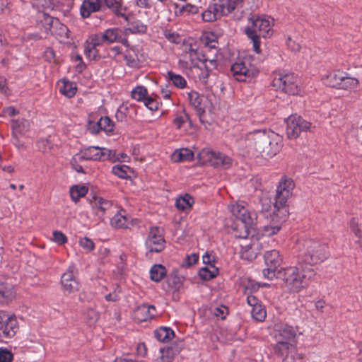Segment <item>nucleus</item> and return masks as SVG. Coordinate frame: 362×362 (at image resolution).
Returning <instances> with one entry per match:
<instances>
[{
	"label": "nucleus",
	"mask_w": 362,
	"mask_h": 362,
	"mask_svg": "<svg viewBox=\"0 0 362 362\" xmlns=\"http://www.w3.org/2000/svg\"><path fill=\"white\" fill-rule=\"evenodd\" d=\"M130 168L126 165H117L112 167V173L116 176L126 179L129 177Z\"/></svg>",
	"instance_id": "nucleus-41"
},
{
	"label": "nucleus",
	"mask_w": 362,
	"mask_h": 362,
	"mask_svg": "<svg viewBox=\"0 0 362 362\" xmlns=\"http://www.w3.org/2000/svg\"><path fill=\"white\" fill-rule=\"evenodd\" d=\"M298 265L300 266V269L298 267H289L284 269L280 272L281 276L288 288L291 291L296 293L305 288L309 281L316 275L312 267L303 264Z\"/></svg>",
	"instance_id": "nucleus-2"
},
{
	"label": "nucleus",
	"mask_w": 362,
	"mask_h": 362,
	"mask_svg": "<svg viewBox=\"0 0 362 362\" xmlns=\"http://www.w3.org/2000/svg\"><path fill=\"white\" fill-rule=\"evenodd\" d=\"M97 47L86 40L85 43L84 52L87 58L90 60H97L99 59Z\"/></svg>",
	"instance_id": "nucleus-43"
},
{
	"label": "nucleus",
	"mask_w": 362,
	"mask_h": 362,
	"mask_svg": "<svg viewBox=\"0 0 362 362\" xmlns=\"http://www.w3.org/2000/svg\"><path fill=\"white\" fill-rule=\"evenodd\" d=\"M37 147L40 151L47 153L52 148V144L48 139H41L37 142Z\"/></svg>",
	"instance_id": "nucleus-52"
},
{
	"label": "nucleus",
	"mask_w": 362,
	"mask_h": 362,
	"mask_svg": "<svg viewBox=\"0 0 362 362\" xmlns=\"http://www.w3.org/2000/svg\"><path fill=\"white\" fill-rule=\"evenodd\" d=\"M189 121V116L186 113H182V115H177L174 119V124L175 125L177 129H180L182 125Z\"/></svg>",
	"instance_id": "nucleus-54"
},
{
	"label": "nucleus",
	"mask_w": 362,
	"mask_h": 362,
	"mask_svg": "<svg viewBox=\"0 0 362 362\" xmlns=\"http://www.w3.org/2000/svg\"><path fill=\"white\" fill-rule=\"evenodd\" d=\"M244 0H218L211 3L202 14L206 22H212L243 6Z\"/></svg>",
	"instance_id": "nucleus-5"
},
{
	"label": "nucleus",
	"mask_w": 362,
	"mask_h": 362,
	"mask_svg": "<svg viewBox=\"0 0 362 362\" xmlns=\"http://www.w3.org/2000/svg\"><path fill=\"white\" fill-rule=\"evenodd\" d=\"M175 13L177 16H181L184 13L194 14L198 13V8L192 4H187L180 7L176 6V10Z\"/></svg>",
	"instance_id": "nucleus-47"
},
{
	"label": "nucleus",
	"mask_w": 362,
	"mask_h": 362,
	"mask_svg": "<svg viewBox=\"0 0 362 362\" xmlns=\"http://www.w3.org/2000/svg\"><path fill=\"white\" fill-rule=\"evenodd\" d=\"M286 134L289 139H296L301 132L310 129L312 124L298 115H291L286 121Z\"/></svg>",
	"instance_id": "nucleus-13"
},
{
	"label": "nucleus",
	"mask_w": 362,
	"mask_h": 362,
	"mask_svg": "<svg viewBox=\"0 0 362 362\" xmlns=\"http://www.w3.org/2000/svg\"><path fill=\"white\" fill-rule=\"evenodd\" d=\"M171 158L174 162L190 161L194 158V153L187 148L177 149L173 152Z\"/></svg>",
	"instance_id": "nucleus-27"
},
{
	"label": "nucleus",
	"mask_w": 362,
	"mask_h": 362,
	"mask_svg": "<svg viewBox=\"0 0 362 362\" xmlns=\"http://www.w3.org/2000/svg\"><path fill=\"white\" fill-rule=\"evenodd\" d=\"M264 258L267 267L263 270V275L269 279H272L276 276V271L282 262L279 252L276 250L267 251Z\"/></svg>",
	"instance_id": "nucleus-16"
},
{
	"label": "nucleus",
	"mask_w": 362,
	"mask_h": 362,
	"mask_svg": "<svg viewBox=\"0 0 362 362\" xmlns=\"http://www.w3.org/2000/svg\"><path fill=\"white\" fill-rule=\"evenodd\" d=\"M247 141L249 145L259 153L263 151H267L268 150L264 149L263 146L269 141V131L256 130L250 132L247 135Z\"/></svg>",
	"instance_id": "nucleus-18"
},
{
	"label": "nucleus",
	"mask_w": 362,
	"mask_h": 362,
	"mask_svg": "<svg viewBox=\"0 0 362 362\" xmlns=\"http://www.w3.org/2000/svg\"><path fill=\"white\" fill-rule=\"evenodd\" d=\"M245 33L252 40L253 43V48L256 53L260 52V36L256 35L253 33V30H245Z\"/></svg>",
	"instance_id": "nucleus-49"
},
{
	"label": "nucleus",
	"mask_w": 362,
	"mask_h": 362,
	"mask_svg": "<svg viewBox=\"0 0 362 362\" xmlns=\"http://www.w3.org/2000/svg\"><path fill=\"white\" fill-rule=\"evenodd\" d=\"M202 163H209L214 168H229L232 165V159L227 155L213 151L211 148H203L197 155Z\"/></svg>",
	"instance_id": "nucleus-9"
},
{
	"label": "nucleus",
	"mask_w": 362,
	"mask_h": 362,
	"mask_svg": "<svg viewBox=\"0 0 362 362\" xmlns=\"http://www.w3.org/2000/svg\"><path fill=\"white\" fill-rule=\"evenodd\" d=\"M103 9V0H83L80 12L82 18H88L91 13Z\"/></svg>",
	"instance_id": "nucleus-23"
},
{
	"label": "nucleus",
	"mask_w": 362,
	"mask_h": 362,
	"mask_svg": "<svg viewBox=\"0 0 362 362\" xmlns=\"http://www.w3.org/2000/svg\"><path fill=\"white\" fill-rule=\"evenodd\" d=\"M358 80L356 78L341 76L339 89L351 90L356 88L358 85Z\"/></svg>",
	"instance_id": "nucleus-35"
},
{
	"label": "nucleus",
	"mask_w": 362,
	"mask_h": 362,
	"mask_svg": "<svg viewBox=\"0 0 362 362\" xmlns=\"http://www.w3.org/2000/svg\"><path fill=\"white\" fill-rule=\"evenodd\" d=\"M103 8L110 9L117 16H124L125 9L122 6V0H103Z\"/></svg>",
	"instance_id": "nucleus-28"
},
{
	"label": "nucleus",
	"mask_w": 362,
	"mask_h": 362,
	"mask_svg": "<svg viewBox=\"0 0 362 362\" xmlns=\"http://www.w3.org/2000/svg\"><path fill=\"white\" fill-rule=\"evenodd\" d=\"M168 79L171 81L173 85L179 88H183L186 86V80L180 74H176L173 71H168Z\"/></svg>",
	"instance_id": "nucleus-39"
},
{
	"label": "nucleus",
	"mask_w": 362,
	"mask_h": 362,
	"mask_svg": "<svg viewBox=\"0 0 362 362\" xmlns=\"http://www.w3.org/2000/svg\"><path fill=\"white\" fill-rule=\"evenodd\" d=\"M264 149L268 150L267 151H263L261 152L262 157H272L275 156L281 149V137L275 132L269 130V141L264 145Z\"/></svg>",
	"instance_id": "nucleus-19"
},
{
	"label": "nucleus",
	"mask_w": 362,
	"mask_h": 362,
	"mask_svg": "<svg viewBox=\"0 0 362 362\" xmlns=\"http://www.w3.org/2000/svg\"><path fill=\"white\" fill-rule=\"evenodd\" d=\"M201 65H200V69H203L204 68L205 69H207V70H211L212 71L214 69L216 68V60H213V59H206L204 57L201 62Z\"/></svg>",
	"instance_id": "nucleus-57"
},
{
	"label": "nucleus",
	"mask_w": 362,
	"mask_h": 362,
	"mask_svg": "<svg viewBox=\"0 0 362 362\" xmlns=\"http://www.w3.org/2000/svg\"><path fill=\"white\" fill-rule=\"evenodd\" d=\"M341 76L342 75L338 72H330L322 78L323 83L326 86L338 88Z\"/></svg>",
	"instance_id": "nucleus-32"
},
{
	"label": "nucleus",
	"mask_w": 362,
	"mask_h": 362,
	"mask_svg": "<svg viewBox=\"0 0 362 362\" xmlns=\"http://www.w3.org/2000/svg\"><path fill=\"white\" fill-rule=\"evenodd\" d=\"M272 86L288 95H296L299 92L298 78L292 73L277 72L274 74Z\"/></svg>",
	"instance_id": "nucleus-8"
},
{
	"label": "nucleus",
	"mask_w": 362,
	"mask_h": 362,
	"mask_svg": "<svg viewBox=\"0 0 362 362\" xmlns=\"http://www.w3.org/2000/svg\"><path fill=\"white\" fill-rule=\"evenodd\" d=\"M88 192L86 186L74 185L70 189V196L74 202H77L80 198L85 197Z\"/></svg>",
	"instance_id": "nucleus-36"
},
{
	"label": "nucleus",
	"mask_w": 362,
	"mask_h": 362,
	"mask_svg": "<svg viewBox=\"0 0 362 362\" xmlns=\"http://www.w3.org/2000/svg\"><path fill=\"white\" fill-rule=\"evenodd\" d=\"M240 239V257L247 261H252L264 247V238H260L255 229H247L237 235Z\"/></svg>",
	"instance_id": "nucleus-3"
},
{
	"label": "nucleus",
	"mask_w": 362,
	"mask_h": 362,
	"mask_svg": "<svg viewBox=\"0 0 362 362\" xmlns=\"http://www.w3.org/2000/svg\"><path fill=\"white\" fill-rule=\"evenodd\" d=\"M63 291L67 293H71L78 290L79 284L75 278L73 269L69 268L61 279Z\"/></svg>",
	"instance_id": "nucleus-22"
},
{
	"label": "nucleus",
	"mask_w": 362,
	"mask_h": 362,
	"mask_svg": "<svg viewBox=\"0 0 362 362\" xmlns=\"http://www.w3.org/2000/svg\"><path fill=\"white\" fill-rule=\"evenodd\" d=\"M230 71L235 80L240 82L251 80L258 73V70L248 59L235 62L231 66Z\"/></svg>",
	"instance_id": "nucleus-11"
},
{
	"label": "nucleus",
	"mask_w": 362,
	"mask_h": 362,
	"mask_svg": "<svg viewBox=\"0 0 362 362\" xmlns=\"http://www.w3.org/2000/svg\"><path fill=\"white\" fill-rule=\"evenodd\" d=\"M251 315L254 319L262 322L265 319L267 313L263 305L259 304L252 308Z\"/></svg>",
	"instance_id": "nucleus-44"
},
{
	"label": "nucleus",
	"mask_w": 362,
	"mask_h": 362,
	"mask_svg": "<svg viewBox=\"0 0 362 362\" xmlns=\"http://www.w3.org/2000/svg\"><path fill=\"white\" fill-rule=\"evenodd\" d=\"M98 126L100 130L106 133H110L114 129V122L108 117H102L98 122Z\"/></svg>",
	"instance_id": "nucleus-42"
},
{
	"label": "nucleus",
	"mask_w": 362,
	"mask_h": 362,
	"mask_svg": "<svg viewBox=\"0 0 362 362\" xmlns=\"http://www.w3.org/2000/svg\"><path fill=\"white\" fill-rule=\"evenodd\" d=\"M214 314L217 317H220L223 320L226 318V315L228 314V309L225 306L217 307L214 310Z\"/></svg>",
	"instance_id": "nucleus-59"
},
{
	"label": "nucleus",
	"mask_w": 362,
	"mask_h": 362,
	"mask_svg": "<svg viewBox=\"0 0 362 362\" xmlns=\"http://www.w3.org/2000/svg\"><path fill=\"white\" fill-rule=\"evenodd\" d=\"M111 155L112 151L106 148L89 146L85 148L81 154L75 156L74 160H105L110 158Z\"/></svg>",
	"instance_id": "nucleus-17"
},
{
	"label": "nucleus",
	"mask_w": 362,
	"mask_h": 362,
	"mask_svg": "<svg viewBox=\"0 0 362 362\" xmlns=\"http://www.w3.org/2000/svg\"><path fill=\"white\" fill-rule=\"evenodd\" d=\"M228 209L236 218L244 223L245 230L253 229L252 226L257 223V214L249 209L246 202L240 201L231 203L228 205Z\"/></svg>",
	"instance_id": "nucleus-7"
},
{
	"label": "nucleus",
	"mask_w": 362,
	"mask_h": 362,
	"mask_svg": "<svg viewBox=\"0 0 362 362\" xmlns=\"http://www.w3.org/2000/svg\"><path fill=\"white\" fill-rule=\"evenodd\" d=\"M218 269L211 265L210 268L203 267L200 269L199 275L200 278L204 281H209L216 276Z\"/></svg>",
	"instance_id": "nucleus-38"
},
{
	"label": "nucleus",
	"mask_w": 362,
	"mask_h": 362,
	"mask_svg": "<svg viewBox=\"0 0 362 362\" xmlns=\"http://www.w3.org/2000/svg\"><path fill=\"white\" fill-rule=\"evenodd\" d=\"M204 55H202V54L199 52V54H189L187 55V57H185V58H188L190 62H191V64L193 66H198V67H200V65H199L197 64L198 62H202L203 58H204Z\"/></svg>",
	"instance_id": "nucleus-58"
},
{
	"label": "nucleus",
	"mask_w": 362,
	"mask_h": 362,
	"mask_svg": "<svg viewBox=\"0 0 362 362\" xmlns=\"http://www.w3.org/2000/svg\"><path fill=\"white\" fill-rule=\"evenodd\" d=\"M194 203V199L189 194L180 197L176 201L177 209L185 211L190 209Z\"/></svg>",
	"instance_id": "nucleus-37"
},
{
	"label": "nucleus",
	"mask_w": 362,
	"mask_h": 362,
	"mask_svg": "<svg viewBox=\"0 0 362 362\" xmlns=\"http://www.w3.org/2000/svg\"><path fill=\"white\" fill-rule=\"evenodd\" d=\"M79 245L83 247L87 252H91L95 247L93 240L87 237L82 238L79 240Z\"/></svg>",
	"instance_id": "nucleus-51"
},
{
	"label": "nucleus",
	"mask_w": 362,
	"mask_h": 362,
	"mask_svg": "<svg viewBox=\"0 0 362 362\" xmlns=\"http://www.w3.org/2000/svg\"><path fill=\"white\" fill-rule=\"evenodd\" d=\"M144 105L151 111H156L158 109V102L151 98L147 97L144 101Z\"/></svg>",
	"instance_id": "nucleus-56"
},
{
	"label": "nucleus",
	"mask_w": 362,
	"mask_h": 362,
	"mask_svg": "<svg viewBox=\"0 0 362 362\" xmlns=\"http://www.w3.org/2000/svg\"><path fill=\"white\" fill-rule=\"evenodd\" d=\"M279 214V211L273 209H271V212L266 214L270 224L264 226L261 230V235H259L260 238H264L265 243H267L266 238L276 234L280 230L282 223L286 221L287 218L280 219Z\"/></svg>",
	"instance_id": "nucleus-14"
},
{
	"label": "nucleus",
	"mask_w": 362,
	"mask_h": 362,
	"mask_svg": "<svg viewBox=\"0 0 362 362\" xmlns=\"http://www.w3.org/2000/svg\"><path fill=\"white\" fill-rule=\"evenodd\" d=\"M199 54V51L198 50L197 46L192 45H187L185 48V57H187L188 54Z\"/></svg>",
	"instance_id": "nucleus-61"
},
{
	"label": "nucleus",
	"mask_w": 362,
	"mask_h": 362,
	"mask_svg": "<svg viewBox=\"0 0 362 362\" xmlns=\"http://www.w3.org/2000/svg\"><path fill=\"white\" fill-rule=\"evenodd\" d=\"M175 334L169 327H160L155 330L154 336L160 341L165 342L173 338Z\"/></svg>",
	"instance_id": "nucleus-31"
},
{
	"label": "nucleus",
	"mask_w": 362,
	"mask_h": 362,
	"mask_svg": "<svg viewBox=\"0 0 362 362\" xmlns=\"http://www.w3.org/2000/svg\"><path fill=\"white\" fill-rule=\"evenodd\" d=\"M12 136H24L30 129V122L25 119H18L11 122Z\"/></svg>",
	"instance_id": "nucleus-25"
},
{
	"label": "nucleus",
	"mask_w": 362,
	"mask_h": 362,
	"mask_svg": "<svg viewBox=\"0 0 362 362\" xmlns=\"http://www.w3.org/2000/svg\"><path fill=\"white\" fill-rule=\"evenodd\" d=\"M87 40L96 47L106 45L102 33H98L90 35Z\"/></svg>",
	"instance_id": "nucleus-50"
},
{
	"label": "nucleus",
	"mask_w": 362,
	"mask_h": 362,
	"mask_svg": "<svg viewBox=\"0 0 362 362\" xmlns=\"http://www.w3.org/2000/svg\"><path fill=\"white\" fill-rule=\"evenodd\" d=\"M18 329V321L15 315L0 311V332L3 337L12 338Z\"/></svg>",
	"instance_id": "nucleus-15"
},
{
	"label": "nucleus",
	"mask_w": 362,
	"mask_h": 362,
	"mask_svg": "<svg viewBox=\"0 0 362 362\" xmlns=\"http://www.w3.org/2000/svg\"><path fill=\"white\" fill-rule=\"evenodd\" d=\"M160 355L156 362H172L176 353L173 348L166 347L160 349Z\"/></svg>",
	"instance_id": "nucleus-34"
},
{
	"label": "nucleus",
	"mask_w": 362,
	"mask_h": 362,
	"mask_svg": "<svg viewBox=\"0 0 362 362\" xmlns=\"http://www.w3.org/2000/svg\"><path fill=\"white\" fill-rule=\"evenodd\" d=\"M132 97L137 101H144L147 98V90L144 86H137L132 91Z\"/></svg>",
	"instance_id": "nucleus-46"
},
{
	"label": "nucleus",
	"mask_w": 362,
	"mask_h": 362,
	"mask_svg": "<svg viewBox=\"0 0 362 362\" xmlns=\"http://www.w3.org/2000/svg\"><path fill=\"white\" fill-rule=\"evenodd\" d=\"M156 315V308L153 305H141L134 310V318L139 322L147 321Z\"/></svg>",
	"instance_id": "nucleus-24"
},
{
	"label": "nucleus",
	"mask_w": 362,
	"mask_h": 362,
	"mask_svg": "<svg viewBox=\"0 0 362 362\" xmlns=\"http://www.w3.org/2000/svg\"><path fill=\"white\" fill-rule=\"evenodd\" d=\"M166 274V269L162 264H155L150 270L151 279L158 282L161 281Z\"/></svg>",
	"instance_id": "nucleus-33"
},
{
	"label": "nucleus",
	"mask_w": 362,
	"mask_h": 362,
	"mask_svg": "<svg viewBox=\"0 0 362 362\" xmlns=\"http://www.w3.org/2000/svg\"><path fill=\"white\" fill-rule=\"evenodd\" d=\"M250 25L245 30H253L254 33L262 37H267L272 35L274 19L271 17L254 15L250 18Z\"/></svg>",
	"instance_id": "nucleus-10"
},
{
	"label": "nucleus",
	"mask_w": 362,
	"mask_h": 362,
	"mask_svg": "<svg viewBox=\"0 0 362 362\" xmlns=\"http://www.w3.org/2000/svg\"><path fill=\"white\" fill-rule=\"evenodd\" d=\"M15 297L14 288L12 285L0 282V303H7Z\"/></svg>",
	"instance_id": "nucleus-26"
},
{
	"label": "nucleus",
	"mask_w": 362,
	"mask_h": 362,
	"mask_svg": "<svg viewBox=\"0 0 362 362\" xmlns=\"http://www.w3.org/2000/svg\"><path fill=\"white\" fill-rule=\"evenodd\" d=\"M328 255L327 246L317 240H305L298 243V264L312 267L325 260Z\"/></svg>",
	"instance_id": "nucleus-1"
},
{
	"label": "nucleus",
	"mask_w": 362,
	"mask_h": 362,
	"mask_svg": "<svg viewBox=\"0 0 362 362\" xmlns=\"http://www.w3.org/2000/svg\"><path fill=\"white\" fill-rule=\"evenodd\" d=\"M62 85L59 86V92L67 98H72L75 95L77 88L76 85L71 81L63 79L61 81Z\"/></svg>",
	"instance_id": "nucleus-30"
},
{
	"label": "nucleus",
	"mask_w": 362,
	"mask_h": 362,
	"mask_svg": "<svg viewBox=\"0 0 362 362\" xmlns=\"http://www.w3.org/2000/svg\"><path fill=\"white\" fill-rule=\"evenodd\" d=\"M287 46L293 52H298L300 49V45L292 40L291 38L288 39Z\"/></svg>",
	"instance_id": "nucleus-64"
},
{
	"label": "nucleus",
	"mask_w": 362,
	"mask_h": 362,
	"mask_svg": "<svg viewBox=\"0 0 362 362\" xmlns=\"http://www.w3.org/2000/svg\"><path fill=\"white\" fill-rule=\"evenodd\" d=\"M92 208L100 219L103 220L105 215L107 213L109 215L115 212V207L110 201L95 197L91 202Z\"/></svg>",
	"instance_id": "nucleus-20"
},
{
	"label": "nucleus",
	"mask_w": 362,
	"mask_h": 362,
	"mask_svg": "<svg viewBox=\"0 0 362 362\" xmlns=\"http://www.w3.org/2000/svg\"><path fill=\"white\" fill-rule=\"evenodd\" d=\"M199 259V255L194 253L190 255H187L185 258V264L188 266L194 265Z\"/></svg>",
	"instance_id": "nucleus-62"
},
{
	"label": "nucleus",
	"mask_w": 362,
	"mask_h": 362,
	"mask_svg": "<svg viewBox=\"0 0 362 362\" xmlns=\"http://www.w3.org/2000/svg\"><path fill=\"white\" fill-rule=\"evenodd\" d=\"M297 329L288 325L276 326L274 338L276 341L275 351L282 358H286L295 351L294 342Z\"/></svg>",
	"instance_id": "nucleus-4"
},
{
	"label": "nucleus",
	"mask_w": 362,
	"mask_h": 362,
	"mask_svg": "<svg viewBox=\"0 0 362 362\" xmlns=\"http://www.w3.org/2000/svg\"><path fill=\"white\" fill-rule=\"evenodd\" d=\"M106 45L119 42L125 47H129V42L127 37L122 36V30L117 28H112L101 32Z\"/></svg>",
	"instance_id": "nucleus-21"
},
{
	"label": "nucleus",
	"mask_w": 362,
	"mask_h": 362,
	"mask_svg": "<svg viewBox=\"0 0 362 362\" xmlns=\"http://www.w3.org/2000/svg\"><path fill=\"white\" fill-rule=\"evenodd\" d=\"M351 228L354 233L358 238L362 237V232L358 227V222L355 218H353L351 221Z\"/></svg>",
	"instance_id": "nucleus-60"
},
{
	"label": "nucleus",
	"mask_w": 362,
	"mask_h": 362,
	"mask_svg": "<svg viewBox=\"0 0 362 362\" xmlns=\"http://www.w3.org/2000/svg\"><path fill=\"white\" fill-rule=\"evenodd\" d=\"M110 224L115 228H124L127 225V217L121 212H117L115 216L110 218Z\"/></svg>",
	"instance_id": "nucleus-40"
},
{
	"label": "nucleus",
	"mask_w": 362,
	"mask_h": 362,
	"mask_svg": "<svg viewBox=\"0 0 362 362\" xmlns=\"http://www.w3.org/2000/svg\"><path fill=\"white\" fill-rule=\"evenodd\" d=\"M84 316L87 323L90 325H94L99 318L98 312L93 308L87 309L84 313Z\"/></svg>",
	"instance_id": "nucleus-48"
},
{
	"label": "nucleus",
	"mask_w": 362,
	"mask_h": 362,
	"mask_svg": "<svg viewBox=\"0 0 362 362\" xmlns=\"http://www.w3.org/2000/svg\"><path fill=\"white\" fill-rule=\"evenodd\" d=\"M165 243L163 229L151 227L145 243L147 250L149 252H160L165 248Z\"/></svg>",
	"instance_id": "nucleus-12"
},
{
	"label": "nucleus",
	"mask_w": 362,
	"mask_h": 362,
	"mask_svg": "<svg viewBox=\"0 0 362 362\" xmlns=\"http://www.w3.org/2000/svg\"><path fill=\"white\" fill-rule=\"evenodd\" d=\"M13 354L5 348H0V362H12Z\"/></svg>",
	"instance_id": "nucleus-53"
},
{
	"label": "nucleus",
	"mask_w": 362,
	"mask_h": 362,
	"mask_svg": "<svg viewBox=\"0 0 362 362\" xmlns=\"http://www.w3.org/2000/svg\"><path fill=\"white\" fill-rule=\"evenodd\" d=\"M188 100L190 105L197 110L199 115L204 112V109L202 105L203 97L201 96L196 91H191L188 93Z\"/></svg>",
	"instance_id": "nucleus-29"
},
{
	"label": "nucleus",
	"mask_w": 362,
	"mask_h": 362,
	"mask_svg": "<svg viewBox=\"0 0 362 362\" xmlns=\"http://www.w3.org/2000/svg\"><path fill=\"white\" fill-rule=\"evenodd\" d=\"M52 240L59 245H63L67 242L66 236L62 232L58 230L53 232Z\"/></svg>",
	"instance_id": "nucleus-55"
},
{
	"label": "nucleus",
	"mask_w": 362,
	"mask_h": 362,
	"mask_svg": "<svg viewBox=\"0 0 362 362\" xmlns=\"http://www.w3.org/2000/svg\"><path fill=\"white\" fill-rule=\"evenodd\" d=\"M294 186L293 181L286 177H283L280 180L277 186L275 202L272 206V209L280 212L279 218L281 220L287 218L288 216L286 204L292 195Z\"/></svg>",
	"instance_id": "nucleus-6"
},
{
	"label": "nucleus",
	"mask_w": 362,
	"mask_h": 362,
	"mask_svg": "<svg viewBox=\"0 0 362 362\" xmlns=\"http://www.w3.org/2000/svg\"><path fill=\"white\" fill-rule=\"evenodd\" d=\"M247 304L252 308L257 305L261 304L260 301L252 295H248L247 297Z\"/></svg>",
	"instance_id": "nucleus-63"
},
{
	"label": "nucleus",
	"mask_w": 362,
	"mask_h": 362,
	"mask_svg": "<svg viewBox=\"0 0 362 362\" xmlns=\"http://www.w3.org/2000/svg\"><path fill=\"white\" fill-rule=\"evenodd\" d=\"M54 32L55 35L59 37L60 40H64L69 38V29L64 24L57 22Z\"/></svg>",
	"instance_id": "nucleus-45"
}]
</instances>
